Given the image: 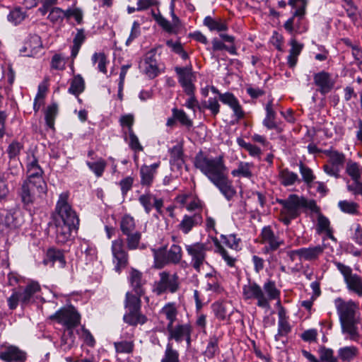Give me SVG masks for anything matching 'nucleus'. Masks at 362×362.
Returning a JSON list of instances; mask_svg holds the SVG:
<instances>
[{
  "label": "nucleus",
  "instance_id": "nucleus-22",
  "mask_svg": "<svg viewBox=\"0 0 362 362\" xmlns=\"http://www.w3.org/2000/svg\"><path fill=\"white\" fill-rule=\"evenodd\" d=\"M225 197L230 201L236 194V190L233 186V182L228 178V173L211 182Z\"/></svg>",
  "mask_w": 362,
  "mask_h": 362
},
{
  "label": "nucleus",
  "instance_id": "nucleus-15",
  "mask_svg": "<svg viewBox=\"0 0 362 362\" xmlns=\"http://www.w3.org/2000/svg\"><path fill=\"white\" fill-rule=\"evenodd\" d=\"M112 253L113 262L115 264V270L120 272L128 264V253L125 250L124 241L117 238L112 242Z\"/></svg>",
  "mask_w": 362,
  "mask_h": 362
},
{
  "label": "nucleus",
  "instance_id": "nucleus-31",
  "mask_svg": "<svg viewBox=\"0 0 362 362\" xmlns=\"http://www.w3.org/2000/svg\"><path fill=\"white\" fill-rule=\"evenodd\" d=\"M124 315V321L132 326L144 325L147 321V317L141 313V310H127Z\"/></svg>",
  "mask_w": 362,
  "mask_h": 362
},
{
  "label": "nucleus",
  "instance_id": "nucleus-60",
  "mask_svg": "<svg viewBox=\"0 0 362 362\" xmlns=\"http://www.w3.org/2000/svg\"><path fill=\"white\" fill-rule=\"evenodd\" d=\"M25 13L22 11V10L19 8H16L11 11L8 15V20L15 25L21 23L25 19Z\"/></svg>",
  "mask_w": 362,
  "mask_h": 362
},
{
  "label": "nucleus",
  "instance_id": "nucleus-16",
  "mask_svg": "<svg viewBox=\"0 0 362 362\" xmlns=\"http://www.w3.org/2000/svg\"><path fill=\"white\" fill-rule=\"evenodd\" d=\"M305 10H296L291 18L284 23V28L292 33L294 30L296 33H302L307 30L308 27L305 18Z\"/></svg>",
  "mask_w": 362,
  "mask_h": 362
},
{
  "label": "nucleus",
  "instance_id": "nucleus-42",
  "mask_svg": "<svg viewBox=\"0 0 362 362\" xmlns=\"http://www.w3.org/2000/svg\"><path fill=\"white\" fill-rule=\"evenodd\" d=\"M120 230L123 235L135 232L136 223L134 218L129 214H125L120 221Z\"/></svg>",
  "mask_w": 362,
  "mask_h": 362
},
{
  "label": "nucleus",
  "instance_id": "nucleus-61",
  "mask_svg": "<svg viewBox=\"0 0 362 362\" xmlns=\"http://www.w3.org/2000/svg\"><path fill=\"white\" fill-rule=\"evenodd\" d=\"M221 238L223 240V243L230 249L234 250L240 249V239L238 238L235 235H221Z\"/></svg>",
  "mask_w": 362,
  "mask_h": 362
},
{
  "label": "nucleus",
  "instance_id": "nucleus-8",
  "mask_svg": "<svg viewBox=\"0 0 362 362\" xmlns=\"http://www.w3.org/2000/svg\"><path fill=\"white\" fill-rule=\"evenodd\" d=\"M179 276L176 273L170 274L168 272L159 273V280L155 281L153 291L158 296L165 293H175L180 289Z\"/></svg>",
  "mask_w": 362,
  "mask_h": 362
},
{
  "label": "nucleus",
  "instance_id": "nucleus-45",
  "mask_svg": "<svg viewBox=\"0 0 362 362\" xmlns=\"http://www.w3.org/2000/svg\"><path fill=\"white\" fill-rule=\"evenodd\" d=\"M86 165L97 177H100L103 175L107 163L103 158H99L96 161H87Z\"/></svg>",
  "mask_w": 362,
  "mask_h": 362
},
{
  "label": "nucleus",
  "instance_id": "nucleus-21",
  "mask_svg": "<svg viewBox=\"0 0 362 362\" xmlns=\"http://www.w3.org/2000/svg\"><path fill=\"white\" fill-rule=\"evenodd\" d=\"M315 85L318 88V91L322 95H326L334 88V81L330 74L325 71L316 73L313 76Z\"/></svg>",
  "mask_w": 362,
  "mask_h": 362
},
{
  "label": "nucleus",
  "instance_id": "nucleus-23",
  "mask_svg": "<svg viewBox=\"0 0 362 362\" xmlns=\"http://www.w3.org/2000/svg\"><path fill=\"white\" fill-rule=\"evenodd\" d=\"M219 100L223 104L228 105L233 110L234 116L236 117L237 121L245 117V113L238 100L233 93H225L223 94H219Z\"/></svg>",
  "mask_w": 362,
  "mask_h": 362
},
{
  "label": "nucleus",
  "instance_id": "nucleus-62",
  "mask_svg": "<svg viewBox=\"0 0 362 362\" xmlns=\"http://www.w3.org/2000/svg\"><path fill=\"white\" fill-rule=\"evenodd\" d=\"M218 352V338L216 336L211 337L205 351V355L208 358H213Z\"/></svg>",
  "mask_w": 362,
  "mask_h": 362
},
{
  "label": "nucleus",
  "instance_id": "nucleus-64",
  "mask_svg": "<svg viewBox=\"0 0 362 362\" xmlns=\"http://www.w3.org/2000/svg\"><path fill=\"white\" fill-rule=\"evenodd\" d=\"M116 351L118 353L130 354L134 350L133 341H122L114 343Z\"/></svg>",
  "mask_w": 362,
  "mask_h": 362
},
{
  "label": "nucleus",
  "instance_id": "nucleus-33",
  "mask_svg": "<svg viewBox=\"0 0 362 362\" xmlns=\"http://www.w3.org/2000/svg\"><path fill=\"white\" fill-rule=\"evenodd\" d=\"M254 164L247 162H239L238 168L231 171L233 177H245L250 179L252 177V170Z\"/></svg>",
  "mask_w": 362,
  "mask_h": 362
},
{
  "label": "nucleus",
  "instance_id": "nucleus-43",
  "mask_svg": "<svg viewBox=\"0 0 362 362\" xmlns=\"http://www.w3.org/2000/svg\"><path fill=\"white\" fill-rule=\"evenodd\" d=\"M160 362H180L179 352L173 348V344L168 341Z\"/></svg>",
  "mask_w": 362,
  "mask_h": 362
},
{
  "label": "nucleus",
  "instance_id": "nucleus-41",
  "mask_svg": "<svg viewBox=\"0 0 362 362\" xmlns=\"http://www.w3.org/2000/svg\"><path fill=\"white\" fill-rule=\"evenodd\" d=\"M358 354V349L354 346H344L338 350V356L343 361L349 362Z\"/></svg>",
  "mask_w": 362,
  "mask_h": 362
},
{
  "label": "nucleus",
  "instance_id": "nucleus-51",
  "mask_svg": "<svg viewBox=\"0 0 362 362\" xmlns=\"http://www.w3.org/2000/svg\"><path fill=\"white\" fill-rule=\"evenodd\" d=\"M214 245L216 248L217 252L221 255L222 258L226 261L229 267H234L235 263V258L230 256L228 252L224 249L221 245L217 238L214 240Z\"/></svg>",
  "mask_w": 362,
  "mask_h": 362
},
{
  "label": "nucleus",
  "instance_id": "nucleus-37",
  "mask_svg": "<svg viewBox=\"0 0 362 362\" xmlns=\"http://www.w3.org/2000/svg\"><path fill=\"white\" fill-rule=\"evenodd\" d=\"M142 296L133 293L132 292H127L124 300V308L127 310H141Z\"/></svg>",
  "mask_w": 362,
  "mask_h": 362
},
{
  "label": "nucleus",
  "instance_id": "nucleus-59",
  "mask_svg": "<svg viewBox=\"0 0 362 362\" xmlns=\"http://www.w3.org/2000/svg\"><path fill=\"white\" fill-rule=\"evenodd\" d=\"M320 358L325 362H337V358L334 356V351L332 349L322 346L319 349Z\"/></svg>",
  "mask_w": 362,
  "mask_h": 362
},
{
  "label": "nucleus",
  "instance_id": "nucleus-57",
  "mask_svg": "<svg viewBox=\"0 0 362 362\" xmlns=\"http://www.w3.org/2000/svg\"><path fill=\"white\" fill-rule=\"evenodd\" d=\"M92 61L94 64L98 63V69L103 73H107L106 64L107 63V57L104 53H95L92 57Z\"/></svg>",
  "mask_w": 362,
  "mask_h": 362
},
{
  "label": "nucleus",
  "instance_id": "nucleus-7",
  "mask_svg": "<svg viewBox=\"0 0 362 362\" xmlns=\"http://www.w3.org/2000/svg\"><path fill=\"white\" fill-rule=\"evenodd\" d=\"M69 197V193L68 192H64L59 194L55 208L56 212L59 216V218L56 219V222H64V223L78 226L79 218L76 211L69 204L68 202Z\"/></svg>",
  "mask_w": 362,
  "mask_h": 362
},
{
  "label": "nucleus",
  "instance_id": "nucleus-38",
  "mask_svg": "<svg viewBox=\"0 0 362 362\" xmlns=\"http://www.w3.org/2000/svg\"><path fill=\"white\" fill-rule=\"evenodd\" d=\"M347 288L358 296H362V279L356 274H354L345 281Z\"/></svg>",
  "mask_w": 362,
  "mask_h": 362
},
{
  "label": "nucleus",
  "instance_id": "nucleus-55",
  "mask_svg": "<svg viewBox=\"0 0 362 362\" xmlns=\"http://www.w3.org/2000/svg\"><path fill=\"white\" fill-rule=\"evenodd\" d=\"M299 170L302 175L303 180L309 186L315 179L312 169L303 163H300L299 165Z\"/></svg>",
  "mask_w": 362,
  "mask_h": 362
},
{
  "label": "nucleus",
  "instance_id": "nucleus-3",
  "mask_svg": "<svg viewBox=\"0 0 362 362\" xmlns=\"http://www.w3.org/2000/svg\"><path fill=\"white\" fill-rule=\"evenodd\" d=\"M277 202L282 206L281 221L286 226L290 224L291 220L300 216L302 209H309L315 212L319 210L314 200H308L296 194H290L285 199H277Z\"/></svg>",
  "mask_w": 362,
  "mask_h": 362
},
{
  "label": "nucleus",
  "instance_id": "nucleus-25",
  "mask_svg": "<svg viewBox=\"0 0 362 362\" xmlns=\"http://www.w3.org/2000/svg\"><path fill=\"white\" fill-rule=\"evenodd\" d=\"M141 66L144 73L150 78H153L158 76L159 70L156 60V55L153 51H150L146 53Z\"/></svg>",
  "mask_w": 362,
  "mask_h": 362
},
{
  "label": "nucleus",
  "instance_id": "nucleus-2",
  "mask_svg": "<svg viewBox=\"0 0 362 362\" xmlns=\"http://www.w3.org/2000/svg\"><path fill=\"white\" fill-rule=\"evenodd\" d=\"M242 295L245 300H256L257 307L269 310L271 299L279 298V288L276 282L271 279H267L262 287L257 282L250 280L247 284L243 286Z\"/></svg>",
  "mask_w": 362,
  "mask_h": 362
},
{
  "label": "nucleus",
  "instance_id": "nucleus-19",
  "mask_svg": "<svg viewBox=\"0 0 362 362\" xmlns=\"http://www.w3.org/2000/svg\"><path fill=\"white\" fill-rule=\"evenodd\" d=\"M138 200L140 204L144 207V211L147 214H150L153 207L156 209V211L159 214H162L163 200L160 198H157L149 191L146 192L144 194L139 196Z\"/></svg>",
  "mask_w": 362,
  "mask_h": 362
},
{
  "label": "nucleus",
  "instance_id": "nucleus-44",
  "mask_svg": "<svg viewBox=\"0 0 362 362\" xmlns=\"http://www.w3.org/2000/svg\"><path fill=\"white\" fill-rule=\"evenodd\" d=\"M346 173L351 177L352 180H360L362 175V167L359 163L349 160L346 163Z\"/></svg>",
  "mask_w": 362,
  "mask_h": 362
},
{
  "label": "nucleus",
  "instance_id": "nucleus-14",
  "mask_svg": "<svg viewBox=\"0 0 362 362\" xmlns=\"http://www.w3.org/2000/svg\"><path fill=\"white\" fill-rule=\"evenodd\" d=\"M167 330L168 332V341L174 339L176 342L180 343L185 340L187 345H190L192 332V327L190 324H180L175 326L167 325Z\"/></svg>",
  "mask_w": 362,
  "mask_h": 362
},
{
  "label": "nucleus",
  "instance_id": "nucleus-13",
  "mask_svg": "<svg viewBox=\"0 0 362 362\" xmlns=\"http://www.w3.org/2000/svg\"><path fill=\"white\" fill-rule=\"evenodd\" d=\"M66 327H76L80 323V315L72 306L63 308L50 317Z\"/></svg>",
  "mask_w": 362,
  "mask_h": 362
},
{
  "label": "nucleus",
  "instance_id": "nucleus-54",
  "mask_svg": "<svg viewBox=\"0 0 362 362\" xmlns=\"http://www.w3.org/2000/svg\"><path fill=\"white\" fill-rule=\"evenodd\" d=\"M202 108L209 110L211 115L216 117L220 112V104L216 98H209L202 103Z\"/></svg>",
  "mask_w": 362,
  "mask_h": 362
},
{
  "label": "nucleus",
  "instance_id": "nucleus-50",
  "mask_svg": "<svg viewBox=\"0 0 362 362\" xmlns=\"http://www.w3.org/2000/svg\"><path fill=\"white\" fill-rule=\"evenodd\" d=\"M338 206L344 213L349 214H358V204L354 202H349L346 200L339 201Z\"/></svg>",
  "mask_w": 362,
  "mask_h": 362
},
{
  "label": "nucleus",
  "instance_id": "nucleus-1",
  "mask_svg": "<svg viewBox=\"0 0 362 362\" xmlns=\"http://www.w3.org/2000/svg\"><path fill=\"white\" fill-rule=\"evenodd\" d=\"M334 306L339 316L341 332L347 334L350 340L356 341L359 338L358 324L359 318L356 314L358 304L351 300H344L339 297L334 300Z\"/></svg>",
  "mask_w": 362,
  "mask_h": 362
},
{
  "label": "nucleus",
  "instance_id": "nucleus-5",
  "mask_svg": "<svg viewBox=\"0 0 362 362\" xmlns=\"http://www.w3.org/2000/svg\"><path fill=\"white\" fill-rule=\"evenodd\" d=\"M47 192V185L45 180L37 182L25 180L18 192L21 202L24 205L35 202L38 199L44 198Z\"/></svg>",
  "mask_w": 362,
  "mask_h": 362
},
{
  "label": "nucleus",
  "instance_id": "nucleus-35",
  "mask_svg": "<svg viewBox=\"0 0 362 362\" xmlns=\"http://www.w3.org/2000/svg\"><path fill=\"white\" fill-rule=\"evenodd\" d=\"M203 23L211 31L221 32L228 29L226 23L221 18L214 19L208 16L204 18Z\"/></svg>",
  "mask_w": 362,
  "mask_h": 362
},
{
  "label": "nucleus",
  "instance_id": "nucleus-58",
  "mask_svg": "<svg viewBox=\"0 0 362 362\" xmlns=\"http://www.w3.org/2000/svg\"><path fill=\"white\" fill-rule=\"evenodd\" d=\"M174 117L184 126L189 128L192 126V121L188 117L187 114L182 110L174 108L173 110Z\"/></svg>",
  "mask_w": 362,
  "mask_h": 362
},
{
  "label": "nucleus",
  "instance_id": "nucleus-30",
  "mask_svg": "<svg viewBox=\"0 0 362 362\" xmlns=\"http://www.w3.org/2000/svg\"><path fill=\"white\" fill-rule=\"evenodd\" d=\"M40 291V286L37 282L33 281L28 284L23 291H21V305L25 306L30 304L33 301L34 295Z\"/></svg>",
  "mask_w": 362,
  "mask_h": 362
},
{
  "label": "nucleus",
  "instance_id": "nucleus-40",
  "mask_svg": "<svg viewBox=\"0 0 362 362\" xmlns=\"http://www.w3.org/2000/svg\"><path fill=\"white\" fill-rule=\"evenodd\" d=\"M86 35L83 29H78L77 33L73 40V46L71 47V57L74 59L78 54L82 44L85 42Z\"/></svg>",
  "mask_w": 362,
  "mask_h": 362
},
{
  "label": "nucleus",
  "instance_id": "nucleus-56",
  "mask_svg": "<svg viewBox=\"0 0 362 362\" xmlns=\"http://www.w3.org/2000/svg\"><path fill=\"white\" fill-rule=\"evenodd\" d=\"M330 222L329 219L325 216L320 214L317 218V229L320 231L326 232L328 236L333 239L334 237L332 235V230L330 229Z\"/></svg>",
  "mask_w": 362,
  "mask_h": 362
},
{
  "label": "nucleus",
  "instance_id": "nucleus-10",
  "mask_svg": "<svg viewBox=\"0 0 362 362\" xmlns=\"http://www.w3.org/2000/svg\"><path fill=\"white\" fill-rule=\"evenodd\" d=\"M185 250L191 257V264L198 272L206 262V252L208 250L206 244L197 242L189 245H185Z\"/></svg>",
  "mask_w": 362,
  "mask_h": 362
},
{
  "label": "nucleus",
  "instance_id": "nucleus-39",
  "mask_svg": "<svg viewBox=\"0 0 362 362\" xmlns=\"http://www.w3.org/2000/svg\"><path fill=\"white\" fill-rule=\"evenodd\" d=\"M85 89V82L80 74L75 75L71 81L68 92L75 96H78Z\"/></svg>",
  "mask_w": 362,
  "mask_h": 362
},
{
  "label": "nucleus",
  "instance_id": "nucleus-24",
  "mask_svg": "<svg viewBox=\"0 0 362 362\" xmlns=\"http://www.w3.org/2000/svg\"><path fill=\"white\" fill-rule=\"evenodd\" d=\"M129 281L132 288V292L139 296L144 295V286L146 284V281L144 278L142 272L136 269H132L129 272Z\"/></svg>",
  "mask_w": 362,
  "mask_h": 362
},
{
  "label": "nucleus",
  "instance_id": "nucleus-26",
  "mask_svg": "<svg viewBox=\"0 0 362 362\" xmlns=\"http://www.w3.org/2000/svg\"><path fill=\"white\" fill-rule=\"evenodd\" d=\"M56 240L59 244H64L71 239L73 230L78 229L77 226L55 221Z\"/></svg>",
  "mask_w": 362,
  "mask_h": 362
},
{
  "label": "nucleus",
  "instance_id": "nucleus-48",
  "mask_svg": "<svg viewBox=\"0 0 362 362\" xmlns=\"http://www.w3.org/2000/svg\"><path fill=\"white\" fill-rule=\"evenodd\" d=\"M160 313L163 314L168 320V325H173L176 320L177 310L173 303L166 304L161 310Z\"/></svg>",
  "mask_w": 362,
  "mask_h": 362
},
{
  "label": "nucleus",
  "instance_id": "nucleus-11",
  "mask_svg": "<svg viewBox=\"0 0 362 362\" xmlns=\"http://www.w3.org/2000/svg\"><path fill=\"white\" fill-rule=\"evenodd\" d=\"M259 238V243L264 245L262 249L264 254H270L277 250L284 244V240L275 235L270 226L264 227Z\"/></svg>",
  "mask_w": 362,
  "mask_h": 362
},
{
  "label": "nucleus",
  "instance_id": "nucleus-4",
  "mask_svg": "<svg viewBox=\"0 0 362 362\" xmlns=\"http://www.w3.org/2000/svg\"><path fill=\"white\" fill-rule=\"evenodd\" d=\"M194 166L199 170L210 182L228 173L222 156H212L202 151H199L194 158Z\"/></svg>",
  "mask_w": 362,
  "mask_h": 362
},
{
  "label": "nucleus",
  "instance_id": "nucleus-28",
  "mask_svg": "<svg viewBox=\"0 0 362 362\" xmlns=\"http://www.w3.org/2000/svg\"><path fill=\"white\" fill-rule=\"evenodd\" d=\"M325 247L323 245H316L314 247H302L298 250H296V253L300 259H303L306 261H313L317 259L320 255L324 252Z\"/></svg>",
  "mask_w": 362,
  "mask_h": 362
},
{
  "label": "nucleus",
  "instance_id": "nucleus-18",
  "mask_svg": "<svg viewBox=\"0 0 362 362\" xmlns=\"http://www.w3.org/2000/svg\"><path fill=\"white\" fill-rule=\"evenodd\" d=\"M42 50L41 37L37 35H30L20 49L24 57H35L40 54Z\"/></svg>",
  "mask_w": 362,
  "mask_h": 362
},
{
  "label": "nucleus",
  "instance_id": "nucleus-63",
  "mask_svg": "<svg viewBox=\"0 0 362 362\" xmlns=\"http://www.w3.org/2000/svg\"><path fill=\"white\" fill-rule=\"evenodd\" d=\"M127 134L129 137L128 144L131 149L133 150L135 153L143 151L144 148L141 145L138 137L134 134V130L130 129L129 133Z\"/></svg>",
  "mask_w": 362,
  "mask_h": 362
},
{
  "label": "nucleus",
  "instance_id": "nucleus-27",
  "mask_svg": "<svg viewBox=\"0 0 362 362\" xmlns=\"http://www.w3.org/2000/svg\"><path fill=\"white\" fill-rule=\"evenodd\" d=\"M44 172L40 165L37 159L32 156L28 158L27 174L28 177L25 180L37 182L38 180H45L42 177Z\"/></svg>",
  "mask_w": 362,
  "mask_h": 362
},
{
  "label": "nucleus",
  "instance_id": "nucleus-52",
  "mask_svg": "<svg viewBox=\"0 0 362 362\" xmlns=\"http://www.w3.org/2000/svg\"><path fill=\"white\" fill-rule=\"evenodd\" d=\"M212 47L214 51L226 50L230 54L237 55V48L235 45L229 46L225 45L223 42L218 40L217 38H214L212 40Z\"/></svg>",
  "mask_w": 362,
  "mask_h": 362
},
{
  "label": "nucleus",
  "instance_id": "nucleus-17",
  "mask_svg": "<svg viewBox=\"0 0 362 362\" xmlns=\"http://www.w3.org/2000/svg\"><path fill=\"white\" fill-rule=\"evenodd\" d=\"M27 354L14 345H2L0 351V359L6 362H25Z\"/></svg>",
  "mask_w": 362,
  "mask_h": 362
},
{
  "label": "nucleus",
  "instance_id": "nucleus-12",
  "mask_svg": "<svg viewBox=\"0 0 362 362\" xmlns=\"http://www.w3.org/2000/svg\"><path fill=\"white\" fill-rule=\"evenodd\" d=\"M175 71L177 75V80L186 94H192L195 90L194 82L196 81L195 73L192 71V65L185 67L176 66Z\"/></svg>",
  "mask_w": 362,
  "mask_h": 362
},
{
  "label": "nucleus",
  "instance_id": "nucleus-36",
  "mask_svg": "<svg viewBox=\"0 0 362 362\" xmlns=\"http://www.w3.org/2000/svg\"><path fill=\"white\" fill-rule=\"evenodd\" d=\"M325 155L328 157V162L341 168L345 163V155L336 150L329 149L324 151Z\"/></svg>",
  "mask_w": 362,
  "mask_h": 362
},
{
  "label": "nucleus",
  "instance_id": "nucleus-29",
  "mask_svg": "<svg viewBox=\"0 0 362 362\" xmlns=\"http://www.w3.org/2000/svg\"><path fill=\"white\" fill-rule=\"evenodd\" d=\"M160 163H153L151 165H143L140 168L141 185L142 186L150 187L156 173L157 168Z\"/></svg>",
  "mask_w": 362,
  "mask_h": 362
},
{
  "label": "nucleus",
  "instance_id": "nucleus-34",
  "mask_svg": "<svg viewBox=\"0 0 362 362\" xmlns=\"http://www.w3.org/2000/svg\"><path fill=\"white\" fill-rule=\"evenodd\" d=\"M279 178L281 184L285 187L293 185L297 181L300 182L298 175L288 168L279 171Z\"/></svg>",
  "mask_w": 362,
  "mask_h": 362
},
{
  "label": "nucleus",
  "instance_id": "nucleus-20",
  "mask_svg": "<svg viewBox=\"0 0 362 362\" xmlns=\"http://www.w3.org/2000/svg\"><path fill=\"white\" fill-rule=\"evenodd\" d=\"M202 223V212H194L192 214L184 215L177 228L184 234H188L194 228L201 226Z\"/></svg>",
  "mask_w": 362,
  "mask_h": 362
},
{
  "label": "nucleus",
  "instance_id": "nucleus-9",
  "mask_svg": "<svg viewBox=\"0 0 362 362\" xmlns=\"http://www.w3.org/2000/svg\"><path fill=\"white\" fill-rule=\"evenodd\" d=\"M24 221L23 213L19 209H13L0 214V235L8 234L21 228Z\"/></svg>",
  "mask_w": 362,
  "mask_h": 362
},
{
  "label": "nucleus",
  "instance_id": "nucleus-46",
  "mask_svg": "<svg viewBox=\"0 0 362 362\" xmlns=\"http://www.w3.org/2000/svg\"><path fill=\"white\" fill-rule=\"evenodd\" d=\"M125 235L127 236V246L129 250H134L140 247L141 233L139 231H135Z\"/></svg>",
  "mask_w": 362,
  "mask_h": 362
},
{
  "label": "nucleus",
  "instance_id": "nucleus-32",
  "mask_svg": "<svg viewBox=\"0 0 362 362\" xmlns=\"http://www.w3.org/2000/svg\"><path fill=\"white\" fill-rule=\"evenodd\" d=\"M76 341L74 327H66L62 336L60 348L63 351L70 350Z\"/></svg>",
  "mask_w": 362,
  "mask_h": 362
},
{
  "label": "nucleus",
  "instance_id": "nucleus-6",
  "mask_svg": "<svg viewBox=\"0 0 362 362\" xmlns=\"http://www.w3.org/2000/svg\"><path fill=\"white\" fill-rule=\"evenodd\" d=\"M153 258L155 267L161 269L167 264H178L182 257V251L180 245L173 244L169 250L165 247L153 250Z\"/></svg>",
  "mask_w": 362,
  "mask_h": 362
},
{
  "label": "nucleus",
  "instance_id": "nucleus-53",
  "mask_svg": "<svg viewBox=\"0 0 362 362\" xmlns=\"http://www.w3.org/2000/svg\"><path fill=\"white\" fill-rule=\"evenodd\" d=\"M170 159L176 162L177 165H181L184 163L183 149L181 144L174 146L170 149Z\"/></svg>",
  "mask_w": 362,
  "mask_h": 362
},
{
  "label": "nucleus",
  "instance_id": "nucleus-47",
  "mask_svg": "<svg viewBox=\"0 0 362 362\" xmlns=\"http://www.w3.org/2000/svg\"><path fill=\"white\" fill-rule=\"evenodd\" d=\"M58 113L57 105L53 103L49 105L45 111V119L47 127L50 129L54 128V120Z\"/></svg>",
  "mask_w": 362,
  "mask_h": 362
},
{
  "label": "nucleus",
  "instance_id": "nucleus-49",
  "mask_svg": "<svg viewBox=\"0 0 362 362\" xmlns=\"http://www.w3.org/2000/svg\"><path fill=\"white\" fill-rule=\"evenodd\" d=\"M47 257L53 263L58 262L61 267H64L66 264L64 255L59 250L49 248L47 252Z\"/></svg>",
  "mask_w": 362,
  "mask_h": 362
}]
</instances>
